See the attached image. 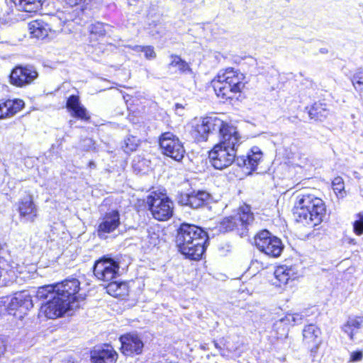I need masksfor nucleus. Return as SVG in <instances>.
Instances as JSON below:
<instances>
[{"label":"nucleus","mask_w":363,"mask_h":363,"mask_svg":"<svg viewBox=\"0 0 363 363\" xmlns=\"http://www.w3.org/2000/svg\"><path fill=\"white\" fill-rule=\"evenodd\" d=\"M207 240L206 233L195 225L184 223L177 230L176 244L186 258L200 259L205 252Z\"/></svg>","instance_id":"f257e3e1"},{"label":"nucleus","mask_w":363,"mask_h":363,"mask_svg":"<svg viewBox=\"0 0 363 363\" xmlns=\"http://www.w3.org/2000/svg\"><path fill=\"white\" fill-rule=\"evenodd\" d=\"M326 207L323 201L313 194L297 195L293 208V215L297 223L315 227L323 220Z\"/></svg>","instance_id":"f03ea898"},{"label":"nucleus","mask_w":363,"mask_h":363,"mask_svg":"<svg viewBox=\"0 0 363 363\" xmlns=\"http://www.w3.org/2000/svg\"><path fill=\"white\" fill-rule=\"evenodd\" d=\"M240 134L233 137H224L208 152L211 164L217 169L228 167L237 159L236 152L241 144Z\"/></svg>","instance_id":"7ed1b4c3"},{"label":"nucleus","mask_w":363,"mask_h":363,"mask_svg":"<svg viewBox=\"0 0 363 363\" xmlns=\"http://www.w3.org/2000/svg\"><path fill=\"white\" fill-rule=\"evenodd\" d=\"M244 75L233 68L220 71L213 80V89L218 97L223 99H232L245 86Z\"/></svg>","instance_id":"20e7f679"},{"label":"nucleus","mask_w":363,"mask_h":363,"mask_svg":"<svg viewBox=\"0 0 363 363\" xmlns=\"http://www.w3.org/2000/svg\"><path fill=\"white\" fill-rule=\"evenodd\" d=\"M195 131L197 133L199 141H206L209 134L219 133L220 140L224 137H233L238 135L237 128L230 125L217 116H207L201 119L195 125Z\"/></svg>","instance_id":"39448f33"},{"label":"nucleus","mask_w":363,"mask_h":363,"mask_svg":"<svg viewBox=\"0 0 363 363\" xmlns=\"http://www.w3.org/2000/svg\"><path fill=\"white\" fill-rule=\"evenodd\" d=\"M254 220L253 213L248 206L240 208L238 214L223 218L219 223V231L226 233L237 229L241 235Z\"/></svg>","instance_id":"423d86ee"},{"label":"nucleus","mask_w":363,"mask_h":363,"mask_svg":"<svg viewBox=\"0 0 363 363\" xmlns=\"http://www.w3.org/2000/svg\"><path fill=\"white\" fill-rule=\"evenodd\" d=\"M79 307L77 301L69 302L68 299H62L61 296L55 295L41 306L40 313L48 318L53 319Z\"/></svg>","instance_id":"0eeeda50"},{"label":"nucleus","mask_w":363,"mask_h":363,"mask_svg":"<svg viewBox=\"0 0 363 363\" xmlns=\"http://www.w3.org/2000/svg\"><path fill=\"white\" fill-rule=\"evenodd\" d=\"M255 243L259 250L272 257H279L284 249L281 240L267 230L257 233Z\"/></svg>","instance_id":"6e6552de"},{"label":"nucleus","mask_w":363,"mask_h":363,"mask_svg":"<svg viewBox=\"0 0 363 363\" xmlns=\"http://www.w3.org/2000/svg\"><path fill=\"white\" fill-rule=\"evenodd\" d=\"M147 203L152 216L158 220H167L173 215V202L164 195H150Z\"/></svg>","instance_id":"1a4fd4ad"},{"label":"nucleus","mask_w":363,"mask_h":363,"mask_svg":"<svg viewBox=\"0 0 363 363\" xmlns=\"http://www.w3.org/2000/svg\"><path fill=\"white\" fill-rule=\"evenodd\" d=\"M119 262L113 257L104 256L93 267L94 274L99 281L108 282L119 275Z\"/></svg>","instance_id":"9d476101"},{"label":"nucleus","mask_w":363,"mask_h":363,"mask_svg":"<svg viewBox=\"0 0 363 363\" xmlns=\"http://www.w3.org/2000/svg\"><path fill=\"white\" fill-rule=\"evenodd\" d=\"M160 146L164 155L179 162L184 156L185 150L179 138L170 132L161 135L159 140Z\"/></svg>","instance_id":"9b49d317"},{"label":"nucleus","mask_w":363,"mask_h":363,"mask_svg":"<svg viewBox=\"0 0 363 363\" xmlns=\"http://www.w3.org/2000/svg\"><path fill=\"white\" fill-rule=\"evenodd\" d=\"M273 284L278 287L285 286L289 280H295L303 274V267L301 263L291 266H279L274 271Z\"/></svg>","instance_id":"f8f14e48"},{"label":"nucleus","mask_w":363,"mask_h":363,"mask_svg":"<svg viewBox=\"0 0 363 363\" xmlns=\"http://www.w3.org/2000/svg\"><path fill=\"white\" fill-rule=\"evenodd\" d=\"M121 351L126 356L140 354L144 348L142 337L137 333H127L120 337Z\"/></svg>","instance_id":"ddd939ff"},{"label":"nucleus","mask_w":363,"mask_h":363,"mask_svg":"<svg viewBox=\"0 0 363 363\" xmlns=\"http://www.w3.org/2000/svg\"><path fill=\"white\" fill-rule=\"evenodd\" d=\"M17 210L23 222L33 223L38 217V209L33 201V195L30 194L19 199Z\"/></svg>","instance_id":"4468645a"},{"label":"nucleus","mask_w":363,"mask_h":363,"mask_svg":"<svg viewBox=\"0 0 363 363\" xmlns=\"http://www.w3.org/2000/svg\"><path fill=\"white\" fill-rule=\"evenodd\" d=\"M120 224V213L117 210L106 212L99 220L98 235L100 238L106 237V234L113 232Z\"/></svg>","instance_id":"2eb2a0df"},{"label":"nucleus","mask_w":363,"mask_h":363,"mask_svg":"<svg viewBox=\"0 0 363 363\" xmlns=\"http://www.w3.org/2000/svg\"><path fill=\"white\" fill-rule=\"evenodd\" d=\"M38 72L31 66L16 67L11 73V84L22 86L30 84L38 77Z\"/></svg>","instance_id":"dca6fc26"},{"label":"nucleus","mask_w":363,"mask_h":363,"mask_svg":"<svg viewBox=\"0 0 363 363\" xmlns=\"http://www.w3.org/2000/svg\"><path fill=\"white\" fill-rule=\"evenodd\" d=\"M80 283L77 279H66L62 283L55 285L56 294L62 299H68L69 302L77 301V294L79 290Z\"/></svg>","instance_id":"f3484780"},{"label":"nucleus","mask_w":363,"mask_h":363,"mask_svg":"<svg viewBox=\"0 0 363 363\" xmlns=\"http://www.w3.org/2000/svg\"><path fill=\"white\" fill-rule=\"evenodd\" d=\"M211 200L212 196L207 191H197L182 195L179 203L196 209L209 204Z\"/></svg>","instance_id":"a211bd4d"},{"label":"nucleus","mask_w":363,"mask_h":363,"mask_svg":"<svg viewBox=\"0 0 363 363\" xmlns=\"http://www.w3.org/2000/svg\"><path fill=\"white\" fill-rule=\"evenodd\" d=\"M262 157V152L258 147H253L246 155L238 156L235 164L239 167H246L250 171H255Z\"/></svg>","instance_id":"6ab92c4d"},{"label":"nucleus","mask_w":363,"mask_h":363,"mask_svg":"<svg viewBox=\"0 0 363 363\" xmlns=\"http://www.w3.org/2000/svg\"><path fill=\"white\" fill-rule=\"evenodd\" d=\"M66 108L72 117L82 121H88L90 119L86 108L81 104L79 97L71 95L67 100Z\"/></svg>","instance_id":"aec40b11"},{"label":"nucleus","mask_w":363,"mask_h":363,"mask_svg":"<svg viewBox=\"0 0 363 363\" xmlns=\"http://www.w3.org/2000/svg\"><path fill=\"white\" fill-rule=\"evenodd\" d=\"M23 106L24 102L21 99L0 100V119L14 116Z\"/></svg>","instance_id":"412c9836"},{"label":"nucleus","mask_w":363,"mask_h":363,"mask_svg":"<svg viewBox=\"0 0 363 363\" xmlns=\"http://www.w3.org/2000/svg\"><path fill=\"white\" fill-rule=\"evenodd\" d=\"M118 354L112 347L95 350L91 353L92 363H116Z\"/></svg>","instance_id":"4be33fe9"},{"label":"nucleus","mask_w":363,"mask_h":363,"mask_svg":"<svg viewBox=\"0 0 363 363\" xmlns=\"http://www.w3.org/2000/svg\"><path fill=\"white\" fill-rule=\"evenodd\" d=\"M320 329L313 324L306 325L303 330V342L307 345H313L315 349L320 343Z\"/></svg>","instance_id":"5701e85b"},{"label":"nucleus","mask_w":363,"mask_h":363,"mask_svg":"<svg viewBox=\"0 0 363 363\" xmlns=\"http://www.w3.org/2000/svg\"><path fill=\"white\" fill-rule=\"evenodd\" d=\"M18 11L36 12L42 7L44 0H11Z\"/></svg>","instance_id":"b1692460"},{"label":"nucleus","mask_w":363,"mask_h":363,"mask_svg":"<svg viewBox=\"0 0 363 363\" xmlns=\"http://www.w3.org/2000/svg\"><path fill=\"white\" fill-rule=\"evenodd\" d=\"M62 2H64L66 5L69 6L70 7L74 6H80V9L78 10L77 9L76 10L73 11V13L70 14V16L69 18H67V21H74L77 24H82V23L85 22V14H84V9L81 6L82 3L84 0H61Z\"/></svg>","instance_id":"393cba45"},{"label":"nucleus","mask_w":363,"mask_h":363,"mask_svg":"<svg viewBox=\"0 0 363 363\" xmlns=\"http://www.w3.org/2000/svg\"><path fill=\"white\" fill-rule=\"evenodd\" d=\"M362 326L363 318H349L347 321L342 325V329L349 336L350 339L353 340L354 335L358 333Z\"/></svg>","instance_id":"a878e982"},{"label":"nucleus","mask_w":363,"mask_h":363,"mask_svg":"<svg viewBox=\"0 0 363 363\" xmlns=\"http://www.w3.org/2000/svg\"><path fill=\"white\" fill-rule=\"evenodd\" d=\"M29 30L33 37L43 39L48 35L50 28L44 21L36 20L30 23Z\"/></svg>","instance_id":"bb28decb"},{"label":"nucleus","mask_w":363,"mask_h":363,"mask_svg":"<svg viewBox=\"0 0 363 363\" xmlns=\"http://www.w3.org/2000/svg\"><path fill=\"white\" fill-rule=\"evenodd\" d=\"M308 114L311 118L322 121L329 115V110L326 104L316 102L309 110Z\"/></svg>","instance_id":"cd10ccee"},{"label":"nucleus","mask_w":363,"mask_h":363,"mask_svg":"<svg viewBox=\"0 0 363 363\" xmlns=\"http://www.w3.org/2000/svg\"><path fill=\"white\" fill-rule=\"evenodd\" d=\"M107 292L114 297H121L127 294L128 286L125 283L111 281L106 286Z\"/></svg>","instance_id":"c85d7f7f"},{"label":"nucleus","mask_w":363,"mask_h":363,"mask_svg":"<svg viewBox=\"0 0 363 363\" xmlns=\"http://www.w3.org/2000/svg\"><path fill=\"white\" fill-rule=\"evenodd\" d=\"M16 300L18 301V305L21 311H26L32 308L33 306V301L30 295L26 292L22 291L15 294Z\"/></svg>","instance_id":"c756f323"},{"label":"nucleus","mask_w":363,"mask_h":363,"mask_svg":"<svg viewBox=\"0 0 363 363\" xmlns=\"http://www.w3.org/2000/svg\"><path fill=\"white\" fill-rule=\"evenodd\" d=\"M56 294L55 286L54 285H47L39 287L36 291V298L39 300L50 299Z\"/></svg>","instance_id":"7c9ffc66"},{"label":"nucleus","mask_w":363,"mask_h":363,"mask_svg":"<svg viewBox=\"0 0 363 363\" xmlns=\"http://www.w3.org/2000/svg\"><path fill=\"white\" fill-rule=\"evenodd\" d=\"M172 60L169 66L177 67L181 73L191 72V69L189 64L176 55H171Z\"/></svg>","instance_id":"2f4dec72"},{"label":"nucleus","mask_w":363,"mask_h":363,"mask_svg":"<svg viewBox=\"0 0 363 363\" xmlns=\"http://www.w3.org/2000/svg\"><path fill=\"white\" fill-rule=\"evenodd\" d=\"M139 144V140L136 137L133 135L128 136L123 142V145H122V148L124 152L126 153H129L130 152H133L136 150Z\"/></svg>","instance_id":"473e14b6"},{"label":"nucleus","mask_w":363,"mask_h":363,"mask_svg":"<svg viewBox=\"0 0 363 363\" xmlns=\"http://www.w3.org/2000/svg\"><path fill=\"white\" fill-rule=\"evenodd\" d=\"M130 48L135 52H143L145 54V57L147 60H152L156 57V53L154 50V48L152 46H141V45H134Z\"/></svg>","instance_id":"72a5a7b5"},{"label":"nucleus","mask_w":363,"mask_h":363,"mask_svg":"<svg viewBox=\"0 0 363 363\" xmlns=\"http://www.w3.org/2000/svg\"><path fill=\"white\" fill-rule=\"evenodd\" d=\"M106 27H108V26L101 22H96L90 26L89 31L91 35L99 37L104 36L106 33Z\"/></svg>","instance_id":"f704fd0d"},{"label":"nucleus","mask_w":363,"mask_h":363,"mask_svg":"<svg viewBox=\"0 0 363 363\" xmlns=\"http://www.w3.org/2000/svg\"><path fill=\"white\" fill-rule=\"evenodd\" d=\"M352 84L354 89L360 94H363V72L359 71L355 73L352 79Z\"/></svg>","instance_id":"c9c22d12"},{"label":"nucleus","mask_w":363,"mask_h":363,"mask_svg":"<svg viewBox=\"0 0 363 363\" xmlns=\"http://www.w3.org/2000/svg\"><path fill=\"white\" fill-rule=\"evenodd\" d=\"M357 218L353 223V229L356 235H361L363 234V213H358Z\"/></svg>","instance_id":"e433bc0d"},{"label":"nucleus","mask_w":363,"mask_h":363,"mask_svg":"<svg viewBox=\"0 0 363 363\" xmlns=\"http://www.w3.org/2000/svg\"><path fill=\"white\" fill-rule=\"evenodd\" d=\"M332 185L335 193L337 195L342 196V191L345 189L343 179L340 177H335L332 182Z\"/></svg>","instance_id":"4c0bfd02"},{"label":"nucleus","mask_w":363,"mask_h":363,"mask_svg":"<svg viewBox=\"0 0 363 363\" xmlns=\"http://www.w3.org/2000/svg\"><path fill=\"white\" fill-rule=\"evenodd\" d=\"M304 315L300 313H291L286 315L288 322H292L294 324H300L302 323Z\"/></svg>","instance_id":"58836bf2"},{"label":"nucleus","mask_w":363,"mask_h":363,"mask_svg":"<svg viewBox=\"0 0 363 363\" xmlns=\"http://www.w3.org/2000/svg\"><path fill=\"white\" fill-rule=\"evenodd\" d=\"M363 357V352L362 351H354L351 352L350 354V361L352 362H359L362 360Z\"/></svg>","instance_id":"ea45409f"},{"label":"nucleus","mask_w":363,"mask_h":363,"mask_svg":"<svg viewBox=\"0 0 363 363\" xmlns=\"http://www.w3.org/2000/svg\"><path fill=\"white\" fill-rule=\"evenodd\" d=\"M7 308L9 311L20 309V307L18 305V301L16 300L15 296L10 299Z\"/></svg>","instance_id":"a19ab883"},{"label":"nucleus","mask_w":363,"mask_h":363,"mask_svg":"<svg viewBox=\"0 0 363 363\" xmlns=\"http://www.w3.org/2000/svg\"><path fill=\"white\" fill-rule=\"evenodd\" d=\"M148 238L150 239L149 242H150V245L155 246L158 244L159 236L156 233H149Z\"/></svg>","instance_id":"79ce46f5"},{"label":"nucleus","mask_w":363,"mask_h":363,"mask_svg":"<svg viewBox=\"0 0 363 363\" xmlns=\"http://www.w3.org/2000/svg\"><path fill=\"white\" fill-rule=\"evenodd\" d=\"M89 167L90 168H96V164H95V162H93V161L89 162Z\"/></svg>","instance_id":"37998d69"},{"label":"nucleus","mask_w":363,"mask_h":363,"mask_svg":"<svg viewBox=\"0 0 363 363\" xmlns=\"http://www.w3.org/2000/svg\"><path fill=\"white\" fill-rule=\"evenodd\" d=\"M348 242L350 244H352V245L356 244V242H355L354 239H351V238L349 239Z\"/></svg>","instance_id":"c03bdc74"},{"label":"nucleus","mask_w":363,"mask_h":363,"mask_svg":"<svg viewBox=\"0 0 363 363\" xmlns=\"http://www.w3.org/2000/svg\"><path fill=\"white\" fill-rule=\"evenodd\" d=\"M213 344H214V346H215L217 349H218V350H220V349H221V348H220V347L218 345V344L216 342H215V341H214V342H213Z\"/></svg>","instance_id":"a18cd8bd"},{"label":"nucleus","mask_w":363,"mask_h":363,"mask_svg":"<svg viewBox=\"0 0 363 363\" xmlns=\"http://www.w3.org/2000/svg\"><path fill=\"white\" fill-rule=\"evenodd\" d=\"M4 272V269L0 267V278L2 277L3 273Z\"/></svg>","instance_id":"49530a36"},{"label":"nucleus","mask_w":363,"mask_h":363,"mask_svg":"<svg viewBox=\"0 0 363 363\" xmlns=\"http://www.w3.org/2000/svg\"><path fill=\"white\" fill-rule=\"evenodd\" d=\"M4 349L0 347V355L3 353Z\"/></svg>","instance_id":"de8ad7c7"},{"label":"nucleus","mask_w":363,"mask_h":363,"mask_svg":"<svg viewBox=\"0 0 363 363\" xmlns=\"http://www.w3.org/2000/svg\"><path fill=\"white\" fill-rule=\"evenodd\" d=\"M78 296V299L80 298L79 296ZM81 299H83V297H81Z\"/></svg>","instance_id":"09e8293b"}]
</instances>
